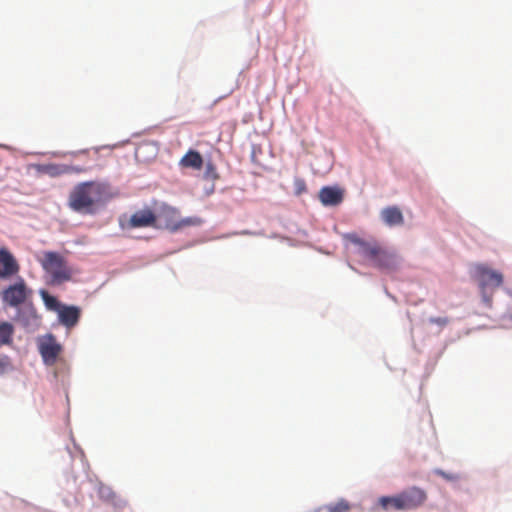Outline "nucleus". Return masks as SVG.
I'll use <instances>...</instances> for the list:
<instances>
[{
	"label": "nucleus",
	"mask_w": 512,
	"mask_h": 512,
	"mask_svg": "<svg viewBox=\"0 0 512 512\" xmlns=\"http://www.w3.org/2000/svg\"><path fill=\"white\" fill-rule=\"evenodd\" d=\"M140 149H141V148L137 149V151H136V156H138Z\"/></svg>",
	"instance_id": "27"
},
{
	"label": "nucleus",
	"mask_w": 512,
	"mask_h": 512,
	"mask_svg": "<svg viewBox=\"0 0 512 512\" xmlns=\"http://www.w3.org/2000/svg\"><path fill=\"white\" fill-rule=\"evenodd\" d=\"M373 511H403L399 494L394 496H382L378 498L376 505L373 507Z\"/></svg>",
	"instance_id": "13"
},
{
	"label": "nucleus",
	"mask_w": 512,
	"mask_h": 512,
	"mask_svg": "<svg viewBox=\"0 0 512 512\" xmlns=\"http://www.w3.org/2000/svg\"><path fill=\"white\" fill-rule=\"evenodd\" d=\"M38 350L44 364L52 366L56 363L59 355L61 354L62 346L57 342L54 335L48 334L39 339Z\"/></svg>",
	"instance_id": "3"
},
{
	"label": "nucleus",
	"mask_w": 512,
	"mask_h": 512,
	"mask_svg": "<svg viewBox=\"0 0 512 512\" xmlns=\"http://www.w3.org/2000/svg\"><path fill=\"white\" fill-rule=\"evenodd\" d=\"M45 171L51 176H58L61 174H68L69 169H65L64 165H49L45 167Z\"/></svg>",
	"instance_id": "22"
},
{
	"label": "nucleus",
	"mask_w": 512,
	"mask_h": 512,
	"mask_svg": "<svg viewBox=\"0 0 512 512\" xmlns=\"http://www.w3.org/2000/svg\"><path fill=\"white\" fill-rule=\"evenodd\" d=\"M40 295L49 310L57 311L61 308V304L56 297L50 295L47 291L41 290Z\"/></svg>",
	"instance_id": "20"
},
{
	"label": "nucleus",
	"mask_w": 512,
	"mask_h": 512,
	"mask_svg": "<svg viewBox=\"0 0 512 512\" xmlns=\"http://www.w3.org/2000/svg\"><path fill=\"white\" fill-rule=\"evenodd\" d=\"M373 266L388 272L395 271L399 267V257L395 252L382 247L381 252L375 260Z\"/></svg>",
	"instance_id": "9"
},
{
	"label": "nucleus",
	"mask_w": 512,
	"mask_h": 512,
	"mask_svg": "<svg viewBox=\"0 0 512 512\" xmlns=\"http://www.w3.org/2000/svg\"><path fill=\"white\" fill-rule=\"evenodd\" d=\"M294 188H295V194L301 195L302 193L306 192V183L302 178H295L294 180Z\"/></svg>",
	"instance_id": "23"
},
{
	"label": "nucleus",
	"mask_w": 512,
	"mask_h": 512,
	"mask_svg": "<svg viewBox=\"0 0 512 512\" xmlns=\"http://www.w3.org/2000/svg\"><path fill=\"white\" fill-rule=\"evenodd\" d=\"M403 510H414L422 506L427 500V493L417 486L409 487L398 493Z\"/></svg>",
	"instance_id": "6"
},
{
	"label": "nucleus",
	"mask_w": 512,
	"mask_h": 512,
	"mask_svg": "<svg viewBox=\"0 0 512 512\" xmlns=\"http://www.w3.org/2000/svg\"><path fill=\"white\" fill-rule=\"evenodd\" d=\"M348 239L351 243L358 247V253L369 260L373 265L383 246L380 245L376 240H364L355 234L349 235Z\"/></svg>",
	"instance_id": "7"
},
{
	"label": "nucleus",
	"mask_w": 512,
	"mask_h": 512,
	"mask_svg": "<svg viewBox=\"0 0 512 512\" xmlns=\"http://www.w3.org/2000/svg\"><path fill=\"white\" fill-rule=\"evenodd\" d=\"M19 265L7 249H0V277L6 278L16 274Z\"/></svg>",
	"instance_id": "11"
},
{
	"label": "nucleus",
	"mask_w": 512,
	"mask_h": 512,
	"mask_svg": "<svg viewBox=\"0 0 512 512\" xmlns=\"http://www.w3.org/2000/svg\"><path fill=\"white\" fill-rule=\"evenodd\" d=\"M2 180V178L0 177V181Z\"/></svg>",
	"instance_id": "28"
},
{
	"label": "nucleus",
	"mask_w": 512,
	"mask_h": 512,
	"mask_svg": "<svg viewBox=\"0 0 512 512\" xmlns=\"http://www.w3.org/2000/svg\"><path fill=\"white\" fill-rule=\"evenodd\" d=\"M38 260L43 270L49 274L53 284H62L71 280L72 269L60 253L45 251Z\"/></svg>",
	"instance_id": "2"
},
{
	"label": "nucleus",
	"mask_w": 512,
	"mask_h": 512,
	"mask_svg": "<svg viewBox=\"0 0 512 512\" xmlns=\"http://www.w3.org/2000/svg\"><path fill=\"white\" fill-rule=\"evenodd\" d=\"M13 370L11 358L8 355L0 354V375Z\"/></svg>",
	"instance_id": "21"
},
{
	"label": "nucleus",
	"mask_w": 512,
	"mask_h": 512,
	"mask_svg": "<svg viewBox=\"0 0 512 512\" xmlns=\"http://www.w3.org/2000/svg\"><path fill=\"white\" fill-rule=\"evenodd\" d=\"M324 509L327 512H349L351 509V506L347 500L339 499L335 503H330V504L324 506Z\"/></svg>",
	"instance_id": "19"
},
{
	"label": "nucleus",
	"mask_w": 512,
	"mask_h": 512,
	"mask_svg": "<svg viewBox=\"0 0 512 512\" xmlns=\"http://www.w3.org/2000/svg\"><path fill=\"white\" fill-rule=\"evenodd\" d=\"M435 473L437 475L443 477L444 479L449 480V481H454V480L458 479L457 475L448 474V473H446V472H444L443 470H440V469L435 470Z\"/></svg>",
	"instance_id": "25"
},
{
	"label": "nucleus",
	"mask_w": 512,
	"mask_h": 512,
	"mask_svg": "<svg viewBox=\"0 0 512 512\" xmlns=\"http://www.w3.org/2000/svg\"><path fill=\"white\" fill-rule=\"evenodd\" d=\"M109 198L108 185L98 181L76 184L68 196V207L77 213L94 214L99 205Z\"/></svg>",
	"instance_id": "1"
},
{
	"label": "nucleus",
	"mask_w": 512,
	"mask_h": 512,
	"mask_svg": "<svg viewBox=\"0 0 512 512\" xmlns=\"http://www.w3.org/2000/svg\"><path fill=\"white\" fill-rule=\"evenodd\" d=\"M14 327L9 322H0V346L8 345L12 342Z\"/></svg>",
	"instance_id": "17"
},
{
	"label": "nucleus",
	"mask_w": 512,
	"mask_h": 512,
	"mask_svg": "<svg viewBox=\"0 0 512 512\" xmlns=\"http://www.w3.org/2000/svg\"><path fill=\"white\" fill-rule=\"evenodd\" d=\"M28 294L27 286L25 282L21 280L3 290L2 300L8 306L18 307L26 301Z\"/></svg>",
	"instance_id": "5"
},
{
	"label": "nucleus",
	"mask_w": 512,
	"mask_h": 512,
	"mask_svg": "<svg viewBox=\"0 0 512 512\" xmlns=\"http://www.w3.org/2000/svg\"><path fill=\"white\" fill-rule=\"evenodd\" d=\"M128 225L131 228L162 227L161 224H158L157 214L148 207L134 212L129 219Z\"/></svg>",
	"instance_id": "8"
},
{
	"label": "nucleus",
	"mask_w": 512,
	"mask_h": 512,
	"mask_svg": "<svg viewBox=\"0 0 512 512\" xmlns=\"http://www.w3.org/2000/svg\"><path fill=\"white\" fill-rule=\"evenodd\" d=\"M64 168H65V169H69L68 174H69V173H83V172H86V171H87V169H86V168L79 167V166H68V165H64Z\"/></svg>",
	"instance_id": "26"
},
{
	"label": "nucleus",
	"mask_w": 512,
	"mask_h": 512,
	"mask_svg": "<svg viewBox=\"0 0 512 512\" xmlns=\"http://www.w3.org/2000/svg\"><path fill=\"white\" fill-rule=\"evenodd\" d=\"M344 198V191L339 187L325 186L319 191V200L325 206H337Z\"/></svg>",
	"instance_id": "10"
},
{
	"label": "nucleus",
	"mask_w": 512,
	"mask_h": 512,
	"mask_svg": "<svg viewBox=\"0 0 512 512\" xmlns=\"http://www.w3.org/2000/svg\"><path fill=\"white\" fill-rule=\"evenodd\" d=\"M80 314L81 310L76 306L62 305L58 310L59 321L67 328H72L78 323Z\"/></svg>",
	"instance_id": "12"
},
{
	"label": "nucleus",
	"mask_w": 512,
	"mask_h": 512,
	"mask_svg": "<svg viewBox=\"0 0 512 512\" xmlns=\"http://www.w3.org/2000/svg\"><path fill=\"white\" fill-rule=\"evenodd\" d=\"M476 275L483 292L484 300L488 303L491 302L490 298L485 296V289L487 288H498L503 283V275L497 271H494L484 265H478L476 267Z\"/></svg>",
	"instance_id": "4"
},
{
	"label": "nucleus",
	"mask_w": 512,
	"mask_h": 512,
	"mask_svg": "<svg viewBox=\"0 0 512 512\" xmlns=\"http://www.w3.org/2000/svg\"><path fill=\"white\" fill-rule=\"evenodd\" d=\"M381 218L388 226H398L404 223V217L397 206H389L381 211Z\"/></svg>",
	"instance_id": "14"
},
{
	"label": "nucleus",
	"mask_w": 512,
	"mask_h": 512,
	"mask_svg": "<svg viewBox=\"0 0 512 512\" xmlns=\"http://www.w3.org/2000/svg\"><path fill=\"white\" fill-rule=\"evenodd\" d=\"M180 166L200 170L203 166V158L198 151L189 150L180 160Z\"/></svg>",
	"instance_id": "15"
},
{
	"label": "nucleus",
	"mask_w": 512,
	"mask_h": 512,
	"mask_svg": "<svg viewBox=\"0 0 512 512\" xmlns=\"http://www.w3.org/2000/svg\"><path fill=\"white\" fill-rule=\"evenodd\" d=\"M429 322L439 326H446L449 323V320L447 317H431Z\"/></svg>",
	"instance_id": "24"
},
{
	"label": "nucleus",
	"mask_w": 512,
	"mask_h": 512,
	"mask_svg": "<svg viewBox=\"0 0 512 512\" xmlns=\"http://www.w3.org/2000/svg\"><path fill=\"white\" fill-rule=\"evenodd\" d=\"M178 214L179 213H178L177 209H175L173 207H170V206L164 205L161 208L160 213L157 215L158 216V222L161 221V219H164V227L166 228V222L167 221L179 220Z\"/></svg>",
	"instance_id": "18"
},
{
	"label": "nucleus",
	"mask_w": 512,
	"mask_h": 512,
	"mask_svg": "<svg viewBox=\"0 0 512 512\" xmlns=\"http://www.w3.org/2000/svg\"><path fill=\"white\" fill-rule=\"evenodd\" d=\"M202 223L199 217H187L179 220H171L166 222V229L175 232L183 227L198 226Z\"/></svg>",
	"instance_id": "16"
}]
</instances>
